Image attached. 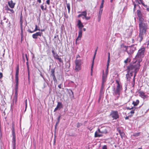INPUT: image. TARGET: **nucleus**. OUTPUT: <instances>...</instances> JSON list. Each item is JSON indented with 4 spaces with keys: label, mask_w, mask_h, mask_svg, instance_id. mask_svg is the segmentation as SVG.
Wrapping results in <instances>:
<instances>
[{
    "label": "nucleus",
    "mask_w": 149,
    "mask_h": 149,
    "mask_svg": "<svg viewBox=\"0 0 149 149\" xmlns=\"http://www.w3.org/2000/svg\"><path fill=\"white\" fill-rule=\"evenodd\" d=\"M82 30H81V29H79L78 36L76 40H79L81 39L82 35Z\"/></svg>",
    "instance_id": "nucleus-18"
},
{
    "label": "nucleus",
    "mask_w": 149,
    "mask_h": 149,
    "mask_svg": "<svg viewBox=\"0 0 149 149\" xmlns=\"http://www.w3.org/2000/svg\"><path fill=\"white\" fill-rule=\"evenodd\" d=\"M140 64V63L136 61L133 64H131L127 66L128 73L130 72L131 76H132V72L139 70Z\"/></svg>",
    "instance_id": "nucleus-2"
},
{
    "label": "nucleus",
    "mask_w": 149,
    "mask_h": 149,
    "mask_svg": "<svg viewBox=\"0 0 149 149\" xmlns=\"http://www.w3.org/2000/svg\"><path fill=\"white\" fill-rule=\"evenodd\" d=\"M7 10H8L10 11V12L12 13H14V12L13 10L12 9H10V8H8V6H7Z\"/></svg>",
    "instance_id": "nucleus-32"
},
{
    "label": "nucleus",
    "mask_w": 149,
    "mask_h": 149,
    "mask_svg": "<svg viewBox=\"0 0 149 149\" xmlns=\"http://www.w3.org/2000/svg\"><path fill=\"white\" fill-rule=\"evenodd\" d=\"M62 108L63 104L62 103L60 102H58L57 103V105L56 106V107L54 109V112H55L58 109H60Z\"/></svg>",
    "instance_id": "nucleus-13"
},
{
    "label": "nucleus",
    "mask_w": 149,
    "mask_h": 149,
    "mask_svg": "<svg viewBox=\"0 0 149 149\" xmlns=\"http://www.w3.org/2000/svg\"><path fill=\"white\" fill-rule=\"evenodd\" d=\"M80 66L81 65H76L75 70L76 71H79L81 69Z\"/></svg>",
    "instance_id": "nucleus-23"
},
{
    "label": "nucleus",
    "mask_w": 149,
    "mask_h": 149,
    "mask_svg": "<svg viewBox=\"0 0 149 149\" xmlns=\"http://www.w3.org/2000/svg\"><path fill=\"white\" fill-rule=\"evenodd\" d=\"M82 125V124L81 123H78L77 124V128L79 127Z\"/></svg>",
    "instance_id": "nucleus-39"
},
{
    "label": "nucleus",
    "mask_w": 149,
    "mask_h": 149,
    "mask_svg": "<svg viewBox=\"0 0 149 149\" xmlns=\"http://www.w3.org/2000/svg\"><path fill=\"white\" fill-rule=\"evenodd\" d=\"M60 118H61V116L60 115L59 116H58V118H57V122H59L60 120Z\"/></svg>",
    "instance_id": "nucleus-49"
},
{
    "label": "nucleus",
    "mask_w": 149,
    "mask_h": 149,
    "mask_svg": "<svg viewBox=\"0 0 149 149\" xmlns=\"http://www.w3.org/2000/svg\"><path fill=\"white\" fill-rule=\"evenodd\" d=\"M102 136V134L101 133H99L98 130V131H96L95 132V137H100Z\"/></svg>",
    "instance_id": "nucleus-19"
},
{
    "label": "nucleus",
    "mask_w": 149,
    "mask_h": 149,
    "mask_svg": "<svg viewBox=\"0 0 149 149\" xmlns=\"http://www.w3.org/2000/svg\"><path fill=\"white\" fill-rule=\"evenodd\" d=\"M43 33L42 32H36V33L32 35V36L33 39H37L38 38V36H41L42 35Z\"/></svg>",
    "instance_id": "nucleus-12"
},
{
    "label": "nucleus",
    "mask_w": 149,
    "mask_h": 149,
    "mask_svg": "<svg viewBox=\"0 0 149 149\" xmlns=\"http://www.w3.org/2000/svg\"><path fill=\"white\" fill-rule=\"evenodd\" d=\"M38 30V31H40V29H38V26L37 25H35V29H34V31H36Z\"/></svg>",
    "instance_id": "nucleus-36"
},
{
    "label": "nucleus",
    "mask_w": 149,
    "mask_h": 149,
    "mask_svg": "<svg viewBox=\"0 0 149 149\" xmlns=\"http://www.w3.org/2000/svg\"><path fill=\"white\" fill-rule=\"evenodd\" d=\"M25 111L26 110V108L27 106V99H26L25 100Z\"/></svg>",
    "instance_id": "nucleus-42"
},
{
    "label": "nucleus",
    "mask_w": 149,
    "mask_h": 149,
    "mask_svg": "<svg viewBox=\"0 0 149 149\" xmlns=\"http://www.w3.org/2000/svg\"><path fill=\"white\" fill-rule=\"evenodd\" d=\"M130 72L128 73L126 75V77L127 78V81H129L130 80V77H131V76L130 74H129V73Z\"/></svg>",
    "instance_id": "nucleus-27"
},
{
    "label": "nucleus",
    "mask_w": 149,
    "mask_h": 149,
    "mask_svg": "<svg viewBox=\"0 0 149 149\" xmlns=\"http://www.w3.org/2000/svg\"><path fill=\"white\" fill-rule=\"evenodd\" d=\"M107 128L105 127H102L98 129V131L99 133H101L102 134H106L107 132Z\"/></svg>",
    "instance_id": "nucleus-9"
},
{
    "label": "nucleus",
    "mask_w": 149,
    "mask_h": 149,
    "mask_svg": "<svg viewBox=\"0 0 149 149\" xmlns=\"http://www.w3.org/2000/svg\"><path fill=\"white\" fill-rule=\"evenodd\" d=\"M58 60L60 62H62L63 61L62 60L61 58H59V59Z\"/></svg>",
    "instance_id": "nucleus-60"
},
{
    "label": "nucleus",
    "mask_w": 149,
    "mask_h": 149,
    "mask_svg": "<svg viewBox=\"0 0 149 149\" xmlns=\"http://www.w3.org/2000/svg\"><path fill=\"white\" fill-rule=\"evenodd\" d=\"M103 5H104V3L101 2L100 6V9H102V8L103 7Z\"/></svg>",
    "instance_id": "nucleus-43"
},
{
    "label": "nucleus",
    "mask_w": 149,
    "mask_h": 149,
    "mask_svg": "<svg viewBox=\"0 0 149 149\" xmlns=\"http://www.w3.org/2000/svg\"><path fill=\"white\" fill-rule=\"evenodd\" d=\"M81 13L82 15L85 16L86 15H87V12L86 10H85L84 11H82L81 12Z\"/></svg>",
    "instance_id": "nucleus-30"
},
{
    "label": "nucleus",
    "mask_w": 149,
    "mask_h": 149,
    "mask_svg": "<svg viewBox=\"0 0 149 149\" xmlns=\"http://www.w3.org/2000/svg\"><path fill=\"white\" fill-rule=\"evenodd\" d=\"M139 96L143 99L146 98L147 96V95H145V93L142 91H139Z\"/></svg>",
    "instance_id": "nucleus-16"
},
{
    "label": "nucleus",
    "mask_w": 149,
    "mask_h": 149,
    "mask_svg": "<svg viewBox=\"0 0 149 149\" xmlns=\"http://www.w3.org/2000/svg\"><path fill=\"white\" fill-rule=\"evenodd\" d=\"M3 74L1 72L0 73V79H1L3 77Z\"/></svg>",
    "instance_id": "nucleus-54"
},
{
    "label": "nucleus",
    "mask_w": 149,
    "mask_h": 149,
    "mask_svg": "<svg viewBox=\"0 0 149 149\" xmlns=\"http://www.w3.org/2000/svg\"><path fill=\"white\" fill-rule=\"evenodd\" d=\"M130 59L129 58H127L125 60L124 62L125 63H126L128 62H130Z\"/></svg>",
    "instance_id": "nucleus-34"
},
{
    "label": "nucleus",
    "mask_w": 149,
    "mask_h": 149,
    "mask_svg": "<svg viewBox=\"0 0 149 149\" xmlns=\"http://www.w3.org/2000/svg\"><path fill=\"white\" fill-rule=\"evenodd\" d=\"M138 71H135V72H133L134 73V76L133 79V82H134L133 86H134V83H135V77L136 76V74Z\"/></svg>",
    "instance_id": "nucleus-28"
},
{
    "label": "nucleus",
    "mask_w": 149,
    "mask_h": 149,
    "mask_svg": "<svg viewBox=\"0 0 149 149\" xmlns=\"http://www.w3.org/2000/svg\"><path fill=\"white\" fill-rule=\"evenodd\" d=\"M135 110V108L134 109H133L130 112V113L132 114H134V110Z\"/></svg>",
    "instance_id": "nucleus-47"
},
{
    "label": "nucleus",
    "mask_w": 149,
    "mask_h": 149,
    "mask_svg": "<svg viewBox=\"0 0 149 149\" xmlns=\"http://www.w3.org/2000/svg\"><path fill=\"white\" fill-rule=\"evenodd\" d=\"M104 87V85L102 84L101 85V89L100 91V97L104 93L103 91V89Z\"/></svg>",
    "instance_id": "nucleus-20"
},
{
    "label": "nucleus",
    "mask_w": 149,
    "mask_h": 149,
    "mask_svg": "<svg viewBox=\"0 0 149 149\" xmlns=\"http://www.w3.org/2000/svg\"><path fill=\"white\" fill-rule=\"evenodd\" d=\"M110 61V57H109V56H108V60H107V68H108V66L109 65Z\"/></svg>",
    "instance_id": "nucleus-33"
},
{
    "label": "nucleus",
    "mask_w": 149,
    "mask_h": 149,
    "mask_svg": "<svg viewBox=\"0 0 149 149\" xmlns=\"http://www.w3.org/2000/svg\"><path fill=\"white\" fill-rule=\"evenodd\" d=\"M40 8L41 9L43 10H45L46 9V8H44V6L43 5H41L40 6Z\"/></svg>",
    "instance_id": "nucleus-44"
},
{
    "label": "nucleus",
    "mask_w": 149,
    "mask_h": 149,
    "mask_svg": "<svg viewBox=\"0 0 149 149\" xmlns=\"http://www.w3.org/2000/svg\"><path fill=\"white\" fill-rule=\"evenodd\" d=\"M66 6L68 9V12L69 13L70 11V4L69 3H66Z\"/></svg>",
    "instance_id": "nucleus-29"
},
{
    "label": "nucleus",
    "mask_w": 149,
    "mask_h": 149,
    "mask_svg": "<svg viewBox=\"0 0 149 149\" xmlns=\"http://www.w3.org/2000/svg\"><path fill=\"white\" fill-rule=\"evenodd\" d=\"M8 3L9 7L11 8H13L14 7L15 4V3H13L12 0L8 1Z\"/></svg>",
    "instance_id": "nucleus-15"
},
{
    "label": "nucleus",
    "mask_w": 149,
    "mask_h": 149,
    "mask_svg": "<svg viewBox=\"0 0 149 149\" xmlns=\"http://www.w3.org/2000/svg\"><path fill=\"white\" fill-rule=\"evenodd\" d=\"M77 25L78 26V28H79V29H81V30H82V28L84 27V25L82 24L80 20H78Z\"/></svg>",
    "instance_id": "nucleus-17"
},
{
    "label": "nucleus",
    "mask_w": 149,
    "mask_h": 149,
    "mask_svg": "<svg viewBox=\"0 0 149 149\" xmlns=\"http://www.w3.org/2000/svg\"><path fill=\"white\" fill-rule=\"evenodd\" d=\"M108 68H107V69L106 70V75H105L107 76V74H108Z\"/></svg>",
    "instance_id": "nucleus-59"
},
{
    "label": "nucleus",
    "mask_w": 149,
    "mask_h": 149,
    "mask_svg": "<svg viewBox=\"0 0 149 149\" xmlns=\"http://www.w3.org/2000/svg\"><path fill=\"white\" fill-rule=\"evenodd\" d=\"M110 116L113 119L115 120L119 118V116L118 112L117 111H112Z\"/></svg>",
    "instance_id": "nucleus-6"
},
{
    "label": "nucleus",
    "mask_w": 149,
    "mask_h": 149,
    "mask_svg": "<svg viewBox=\"0 0 149 149\" xmlns=\"http://www.w3.org/2000/svg\"><path fill=\"white\" fill-rule=\"evenodd\" d=\"M139 103V101L137 100L135 102L133 101L132 102V104H134V106H136Z\"/></svg>",
    "instance_id": "nucleus-26"
},
{
    "label": "nucleus",
    "mask_w": 149,
    "mask_h": 149,
    "mask_svg": "<svg viewBox=\"0 0 149 149\" xmlns=\"http://www.w3.org/2000/svg\"><path fill=\"white\" fill-rule=\"evenodd\" d=\"M134 45H132L131 46H129L128 50L126 51L129 54H131L133 53L134 51L136 49L135 47H133Z\"/></svg>",
    "instance_id": "nucleus-7"
},
{
    "label": "nucleus",
    "mask_w": 149,
    "mask_h": 149,
    "mask_svg": "<svg viewBox=\"0 0 149 149\" xmlns=\"http://www.w3.org/2000/svg\"><path fill=\"white\" fill-rule=\"evenodd\" d=\"M121 46H122V47L123 46V47L124 48H125V52H126L127 51V50H128V46H126L124 45H122Z\"/></svg>",
    "instance_id": "nucleus-38"
},
{
    "label": "nucleus",
    "mask_w": 149,
    "mask_h": 149,
    "mask_svg": "<svg viewBox=\"0 0 149 149\" xmlns=\"http://www.w3.org/2000/svg\"><path fill=\"white\" fill-rule=\"evenodd\" d=\"M136 2L138 4H140V3L138 1V0H135Z\"/></svg>",
    "instance_id": "nucleus-64"
},
{
    "label": "nucleus",
    "mask_w": 149,
    "mask_h": 149,
    "mask_svg": "<svg viewBox=\"0 0 149 149\" xmlns=\"http://www.w3.org/2000/svg\"><path fill=\"white\" fill-rule=\"evenodd\" d=\"M18 88V84H16L15 87V92H17Z\"/></svg>",
    "instance_id": "nucleus-37"
},
{
    "label": "nucleus",
    "mask_w": 149,
    "mask_h": 149,
    "mask_svg": "<svg viewBox=\"0 0 149 149\" xmlns=\"http://www.w3.org/2000/svg\"><path fill=\"white\" fill-rule=\"evenodd\" d=\"M139 32L138 37L139 42H141L144 36L146 34V31L148 29V24L146 20L139 21Z\"/></svg>",
    "instance_id": "nucleus-1"
},
{
    "label": "nucleus",
    "mask_w": 149,
    "mask_h": 149,
    "mask_svg": "<svg viewBox=\"0 0 149 149\" xmlns=\"http://www.w3.org/2000/svg\"><path fill=\"white\" fill-rule=\"evenodd\" d=\"M116 82L117 84L116 88L114 87L113 88V95H117L115 97V100H118L120 96V92L122 89V86L119 84V82L118 80H116Z\"/></svg>",
    "instance_id": "nucleus-3"
},
{
    "label": "nucleus",
    "mask_w": 149,
    "mask_h": 149,
    "mask_svg": "<svg viewBox=\"0 0 149 149\" xmlns=\"http://www.w3.org/2000/svg\"><path fill=\"white\" fill-rule=\"evenodd\" d=\"M102 149H107V146L106 145H104L103 146Z\"/></svg>",
    "instance_id": "nucleus-52"
},
{
    "label": "nucleus",
    "mask_w": 149,
    "mask_h": 149,
    "mask_svg": "<svg viewBox=\"0 0 149 149\" xmlns=\"http://www.w3.org/2000/svg\"><path fill=\"white\" fill-rule=\"evenodd\" d=\"M75 65H81V60L76 59L75 60Z\"/></svg>",
    "instance_id": "nucleus-25"
},
{
    "label": "nucleus",
    "mask_w": 149,
    "mask_h": 149,
    "mask_svg": "<svg viewBox=\"0 0 149 149\" xmlns=\"http://www.w3.org/2000/svg\"><path fill=\"white\" fill-rule=\"evenodd\" d=\"M25 56H26V60L27 61H28V57H27V55L26 54H25Z\"/></svg>",
    "instance_id": "nucleus-61"
},
{
    "label": "nucleus",
    "mask_w": 149,
    "mask_h": 149,
    "mask_svg": "<svg viewBox=\"0 0 149 149\" xmlns=\"http://www.w3.org/2000/svg\"><path fill=\"white\" fill-rule=\"evenodd\" d=\"M140 1V2H139L141 4H142V3H143V1L142 0H139Z\"/></svg>",
    "instance_id": "nucleus-62"
},
{
    "label": "nucleus",
    "mask_w": 149,
    "mask_h": 149,
    "mask_svg": "<svg viewBox=\"0 0 149 149\" xmlns=\"http://www.w3.org/2000/svg\"><path fill=\"white\" fill-rule=\"evenodd\" d=\"M19 72V65H17V66L16 71V74L15 76V81L16 84H18V74Z\"/></svg>",
    "instance_id": "nucleus-8"
},
{
    "label": "nucleus",
    "mask_w": 149,
    "mask_h": 149,
    "mask_svg": "<svg viewBox=\"0 0 149 149\" xmlns=\"http://www.w3.org/2000/svg\"><path fill=\"white\" fill-rule=\"evenodd\" d=\"M84 18L87 20H88L90 19L91 18V17H87L86 15L84 16Z\"/></svg>",
    "instance_id": "nucleus-40"
},
{
    "label": "nucleus",
    "mask_w": 149,
    "mask_h": 149,
    "mask_svg": "<svg viewBox=\"0 0 149 149\" xmlns=\"http://www.w3.org/2000/svg\"><path fill=\"white\" fill-rule=\"evenodd\" d=\"M26 64L27 65V70L29 69V65L28 61H27V62H26Z\"/></svg>",
    "instance_id": "nucleus-46"
},
{
    "label": "nucleus",
    "mask_w": 149,
    "mask_h": 149,
    "mask_svg": "<svg viewBox=\"0 0 149 149\" xmlns=\"http://www.w3.org/2000/svg\"><path fill=\"white\" fill-rule=\"evenodd\" d=\"M51 76L52 77V79L55 82L57 81V79L55 75V69H52L51 70Z\"/></svg>",
    "instance_id": "nucleus-11"
},
{
    "label": "nucleus",
    "mask_w": 149,
    "mask_h": 149,
    "mask_svg": "<svg viewBox=\"0 0 149 149\" xmlns=\"http://www.w3.org/2000/svg\"><path fill=\"white\" fill-rule=\"evenodd\" d=\"M30 33H33L35 31H31V30H30V29H28V30H27Z\"/></svg>",
    "instance_id": "nucleus-51"
},
{
    "label": "nucleus",
    "mask_w": 149,
    "mask_h": 149,
    "mask_svg": "<svg viewBox=\"0 0 149 149\" xmlns=\"http://www.w3.org/2000/svg\"><path fill=\"white\" fill-rule=\"evenodd\" d=\"M10 22H9L8 23V26L9 29H10Z\"/></svg>",
    "instance_id": "nucleus-50"
},
{
    "label": "nucleus",
    "mask_w": 149,
    "mask_h": 149,
    "mask_svg": "<svg viewBox=\"0 0 149 149\" xmlns=\"http://www.w3.org/2000/svg\"><path fill=\"white\" fill-rule=\"evenodd\" d=\"M62 85V84H60L59 85H58V87L60 88V89H61V85Z\"/></svg>",
    "instance_id": "nucleus-56"
},
{
    "label": "nucleus",
    "mask_w": 149,
    "mask_h": 149,
    "mask_svg": "<svg viewBox=\"0 0 149 149\" xmlns=\"http://www.w3.org/2000/svg\"><path fill=\"white\" fill-rule=\"evenodd\" d=\"M54 56V58H55V57H59V56L57 54H56Z\"/></svg>",
    "instance_id": "nucleus-63"
},
{
    "label": "nucleus",
    "mask_w": 149,
    "mask_h": 149,
    "mask_svg": "<svg viewBox=\"0 0 149 149\" xmlns=\"http://www.w3.org/2000/svg\"><path fill=\"white\" fill-rule=\"evenodd\" d=\"M17 92H15V95H14V100H15V104H16L17 99Z\"/></svg>",
    "instance_id": "nucleus-24"
},
{
    "label": "nucleus",
    "mask_w": 149,
    "mask_h": 149,
    "mask_svg": "<svg viewBox=\"0 0 149 149\" xmlns=\"http://www.w3.org/2000/svg\"><path fill=\"white\" fill-rule=\"evenodd\" d=\"M28 70V79L29 80L30 78V71L29 69L27 70Z\"/></svg>",
    "instance_id": "nucleus-45"
},
{
    "label": "nucleus",
    "mask_w": 149,
    "mask_h": 149,
    "mask_svg": "<svg viewBox=\"0 0 149 149\" xmlns=\"http://www.w3.org/2000/svg\"><path fill=\"white\" fill-rule=\"evenodd\" d=\"M14 103V102H13V103L11 104V108H12L13 107V106Z\"/></svg>",
    "instance_id": "nucleus-58"
},
{
    "label": "nucleus",
    "mask_w": 149,
    "mask_h": 149,
    "mask_svg": "<svg viewBox=\"0 0 149 149\" xmlns=\"http://www.w3.org/2000/svg\"><path fill=\"white\" fill-rule=\"evenodd\" d=\"M59 122H56L55 125V129H56V127H57V125L59 123Z\"/></svg>",
    "instance_id": "nucleus-53"
},
{
    "label": "nucleus",
    "mask_w": 149,
    "mask_h": 149,
    "mask_svg": "<svg viewBox=\"0 0 149 149\" xmlns=\"http://www.w3.org/2000/svg\"><path fill=\"white\" fill-rule=\"evenodd\" d=\"M102 11H103L102 9H100V10H99V13H98V15H100V16L102 15Z\"/></svg>",
    "instance_id": "nucleus-35"
},
{
    "label": "nucleus",
    "mask_w": 149,
    "mask_h": 149,
    "mask_svg": "<svg viewBox=\"0 0 149 149\" xmlns=\"http://www.w3.org/2000/svg\"><path fill=\"white\" fill-rule=\"evenodd\" d=\"M118 132L122 139H123L124 137H125V134L123 132L121 131L120 130H118Z\"/></svg>",
    "instance_id": "nucleus-21"
},
{
    "label": "nucleus",
    "mask_w": 149,
    "mask_h": 149,
    "mask_svg": "<svg viewBox=\"0 0 149 149\" xmlns=\"http://www.w3.org/2000/svg\"><path fill=\"white\" fill-rule=\"evenodd\" d=\"M133 109V107H132L131 108L129 107H127V109H129V110H131V109Z\"/></svg>",
    "instance_id": "nucleus-57"
},
{
    "label": "nucleus",
    "mask_w": 149,
    "mask_h": 149,
    "mask_svg": "<svg viewBox=\"0 0 149 149\" xmlns=\"http://www.w3.org/2000/svg\"><path fill=\"white\" fill-rule=\"evenodd\" d=\"M12 135L13 136L12 141L13 149H16V136L15 132V129L13 125L12 129Z\"/></svg>",
    "instance_id": "nucleus-5"
},
{
    "label": "nucleus",
    "mask_w": 149,
    "mask_h": 149,
    "mask_svg": "<svg viewBox=\"0 0 149 149\" xmlns=\"http://www.w3.org/2000/svg\"><path fill=\"white\" fill-rule=\"evenodd\" d=\"M133 4L134 5V8L133 10H134V12L136 9V7L137 5L136 4H135V3L134 2H133Z\"/></svg>",
    "instance_id": "nucleus-41"
},
{
    "label": "nucleus",
    "mask_w": 149,
    "mask_h": 149,
    "mask_svg": "<svg viewBox=\"0 0 149 149\" xmlns=\"http://www.w3.org/2000/svg\"><path fill=\"white\" fill-rule=\"evenodd\" d=\"M101 16L98 15V21L99 22L100 20Z\"/></svg>",
    "instance_id": "nucleus-48"
},
{
    "label": "nucleus",
    "mask_w": 149,
    "mask_h": 149,
    "mask_svg": "<svg viewBox=\"0 0 149 149\" xmlns=\"http://www.w3.org/2000/svg\"><path fill=\"white\" fill-rule=\"evenodd\" d=\"M107 77V75H105L104 74V71L103 70L102 83V84L104 85V83L106 81Z\"/></svg>",
    "instance_id": "nucleus-14"
},
{
    "label": "nucleus",
    "mask_w": 149,
    "mask_h": 149,
    "mask_svg": "<svg viewBox=\"0 0 149 149\" xmlns=\"http://www.w3.org/2000/svg\"><path fill=\"white\" fill-rule=\"evenodd\" d=\"M145 50V48L143 47L141 48L138 50V52L135 58L136 61L139 63L142 61V58L144 56Z\"/></svg>",
    "instance_id": "nucleus-4"
},
{
    "label": "nucleus",
    "mask_w": 149,
    "mask_h": 149,
    "mask_svg": "<svg viewBox=\"0 0 149 149\" xmlns=\"http://www.w3.org/2000/svg\"><path fill=\"white\" fill-rule=\"evenodd\" d=\"M140 133H141L140 132H139L134 133L133 134V136L134 137L138 136H139V135L140 134Z\"/></svg>",
    "instance_id": "nucleus-31"
},
{
    "label": "nucleus",
    "mask_w": 149,
    "mask_h": 149,
    "mask_svg": "<svg viewBox=\"0 0 149 149\" xmlns=\"http://www.w3.org/2000/svg\"><path fill=\"white\" fill-rule=\"evenodd\" d=\"M97 49H98V47H97V48H96V49L95 50V53H94V54L93 58V61H92V67H93L94 62V59H95V56H96V53H97Z\"/></svg>",
    "instance_id": "nucleus-22"
},
{
    "label": "nucleus",
    "mask_w": 149,
    "mask_h": 149,
    "mask_svg": "<svg viewBox=\"0 0 149 149\" xmlns=\"http://www.w3.org/2000/svg\"><path fill=\"white\" fill-rule=\"evenodd\" d=\"M46 3L47 4L49 5L50 4V0H47L46 1Z\"/></svg>",
    "instance_id": "nucleus-55"
},
{
    "label": "nucleus",
    "mask_w": 149,
    "mask_h": 149,
    "mask_svg": "<svg viewBox=\"0 0 149 149\" xmlns=\"http://www.w3.org/2000/svg\"><path fill=\"white\" fill-rule=\"evenodd\" d=\"M137 15L139 18V21L145 20V19L142 17V15L141 11L138 10H137Z\"/></svg>",
    "instance_id": "nucleus-10"
}]
</instances>
